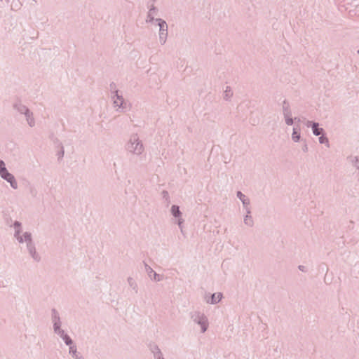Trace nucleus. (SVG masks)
<instances>
[{
	"label": "nucleus",
	"mask_w": 359,
	"mask_h": 359,
	"mask_svg": "<svg viewBox=\"0 0 359 359\" xmlns=\"http://www.w3.org/2000/svg\"><path fill=\"white\" fill-rule=\"evenodd\" d=\"M222 297L223 294L221 292L214 293L210 296V299H206V302L208 304H216L221 301Z\"/></svg>",
	"instance_id": "obj_14"
},
{
	"label": "nucleus",
	"mask_w": 359,
	"mask_h": 359,
	"mask_svg": "<svg viewBox=\"0 0 359 359\" xmlns=\"http://www.w3.org/2000/svg\"><path fill=\"white\" fill-rule=\"evenodd\" d=\"M298 268L302 271H304V272L306 271V267L304 266H303V265H299L298 266Z\"/></svg>",
	"instance_id": "obj_33"
},
{
	"label": "nucleus",
	"mask_w": 359,
	"mask_h": 359,
	"mask_svg": "<svg viewBox=\"0 0 359 359\" xmlns=\"http://www.w3.org/2000/svg\"><path fill=\"white\" fill-rule=\"evenodd\" d=\"M207 295L208 294H205V300L206 301V299H210V297H207Z\"/></svg>",
	"instance_id": "obj_35"
},
{
	"label": "nucleus",
	"mask_w": 359,
	"mask_h": 359,
	"mask_svg": "<svg viewBox=\"0 0 359 359\" xmlns=\"http://www.w3.org/2000/svg\"><path fill=\"white\" fill-rule=\"evenodd\" d=\"M145 271L151 280L159 282L163 279V276L155 272L153 269L147 263H144Z\"/></svg>",
	"instance_id": "obj_7"
},
{
	"label": "nucleus",
	"mask_w": 359,
	"mask_h": 359,
	"mask_svg": "<svg viewBox=\"0 0 359 359\" xmlns=\"http://www.w3.org/2000/svg\"><path fill=\"white\" fill-rule=\"evenodd\" d=\"M14 109L20 114H25L28 110V107L22 104L20 102H17L13 104Z\"/></svg>",
	"instance_id": "obj_16"
},
{
	"label": "nucleus",
	"mask_w": 359,
	"mask_h": 359,
	"mask_svg": "<svg viewBox=\"0 0 359 359\" xmlns=\"http://www.w3.org/2000/svg\"><path fill=\"white\" fill-rule=\"evenodd\" d=\"M285 121V123L287 126H292L294 123V120L292 118V114L283 115Z\"/></svg>",
	"instance_id": "obj_24"
},
{
	"label": "nucleus",
	"mask_w": 359,
	"mask_h": 359,
	"mask_svg": "<svg viewBox=\"0 0 359 359\" xmlns=\"http://www.w3.org/2000/svg\"><path fill=\"white\" fill-rule=\"evenodd\" d=\"M69 353L74 359H84L83 356L81 355L78 351L76 346H72L69 347Z\"/></svg>",
	"instance_id": "obj_17"
},
{
	"label": "nucleus",
	"mask_w": 359,
	"mask_h": 359,
	"mask_svg": "<svg viewBox=\"0 0 359 359\" xmlns=\"http://www.w3.org/2000/svg\"><path fill=\"white\" fill-rule=\"evenodd\" d=\"M170 212L174 217L177 218L178 219L182 218V213L180 211V207L178 205H172L170 209Z\"/></svg>",
	"instance_id": "obj_19"
},
{
	"label": "nucleus",
	"mask_w": 359,
	"mask_h": 359,
	"mask_svg": "<svg viewBox=\"0 0 359 359\" xmlns=\"http://www.w3.org/2000/svg\"><path fill=\"white\" fill-rule=\"evenodd\" d=\"M158 14V9L156 6L154 5H151L149 9L146 22H151L153 21H156V18H154V16Z\"/></svg>",
	"instance_id": "obj_12"
},
{
	"label": "nucleus",
	"mask_w": 359,
	"mask_h": 359,
	"mask_svg": "<svg viewBox=\"0 0 359 359\" xmlns=\"http://www.w3.org/2000/svg\"><path fill=\"white\" fill-rule=\"evenodd\" d=\"M236 196L241 201L245 210L250 209V201L248 197H247L240 191H237Z\"/></svg>",
	"instance_id": "obj_11"
},
{
	"label": "nucleus",
	"mask_w": 359,
	"mask_h": 359,
	"mask_svg": "<svg viewBox=\"0 0 359 359\" xmlns=\"http://www.w3.org/2000/svg\"><path fill=\"white\" fill-rule=\"evenodd\" d=\"M1 177L8 182L13 189H17L18 188L17 180H15L14 175L9 172L8 170L5 172Z\"/></svg>",
	"instance_id": "obj_9"
},
{
	"label": "nucleus",
	"mask_w": 359,
	"mask_h": 359,
	"mask_svg": "<svg viewBox=\"0 0 359 359\" xmlns=\"http://www.w3.org/2000/svg\"><path fill=\"white\" fill-rule=\"evenodd\" d=\"M155 350H157V352H154V357L155 359H165L162 357V352L158 346H155Z\"/></svg>",
	"instance_id": "obj_26"
},
{
	"label": "nucleus",
	"mask_w": 359,
	"mask_h": 359,
	"mask_svg": "<svg viewBox=\"0 0 359 359\" xmlns=\"http://www.w3.org/2000/svg\"><path fill=\"white\" fill-rule=\"evenodd\" d=\"M282 111L283 115L292 114L290 103L287 100H284L282 103Z\"/></svg>",
	"instance_id": "obj_21"
},
{
	"label": "nucleus",
	"mask_w": 359,
	"mask_h": 359,
	"mask_svg": "<svg viewBox=\"0 0 359 359\" xmlns=\"http://www.w3.org/2000/svg\"><path fill=\"white\" fill-rule=\"evenodd\" d=\"M15 229L14 237L19 242V243H24V233L22 231V224L20 222L15 221L13 224Z\"/></svg>",
	"instance_id": "obj_6"
},
{
	"label": "nucleus",
	"mask_w": 359,
	"mask_h": 359,
	"mask_svg": "<svg viewBox=\"0 0 359 359\" xmlns=\"http://www.w3.org/2000/svg\"><path fill=\"white\" fill-rule=\"evenodd\" d=\"M358 54L359 55V50L357 51Z\"/></svg>",
	"instance_id": "obj_38"
},
{
	"label": "nucleus",
	"mask_w": 359,
	"mask_h": 359,
	"mask_svg": "<svg viewBox=\"0 0 359 359\" xmlns=\"http://www.w3.org/2000/svg\"><path fill=\"white\" fill-rule=\"evenodd\" d=\"M24 240L26 243L27 250L30 257L34 261L39 262L41 261V256L36 252L35 243L32 239V236L30 232H24Z\"/></svg>",
	"instance_id": "obj_4"
},
{
	"label": "nucleus",
	"mask_w": 359,
	"mask_h": 359,
	"mask_svg": "<svg viewBox=\"0 0 359 359\" xmlns=\"http://www.w3.org/2000/svg\"><path fill=\"white\" fill-rule=\"evenodd\" d=\"M152 352H153L154 354V352H157V350H155V347L154 348Z\"/></svg>",
	"instance_id": "obj_36"
},
{
	"label": "nucleus",
	"mask_w": 359,
	"mask_h": 359,
	"mask_svg": "<svg viewBox=\"0 0 359 359\" xmlns=\"http://www.w3.org/2000/svg\"><path fill=\"white\" fill-rule=\"evenodd\" d=\"M183 222H184V219L182 218H180L179 219H177V225L180 230H182V229H183V225H182Z\"/></svg>",
	"instance_id": "obj_31"
},
{
	"label": "nucleus",
	"mask_w": 359,
	"mask_h": 359,
	"mask_svg": "<svg viewBox=\"0 0 359 359\" xmlns=\"http://www.w3.org/2000/svg\"><path fill=\"white\" fill-rule=\"evenodd\" d=\"M232 95L233 93L231 92V88L229 86H226L224 93V99L228 100Z\"/></svg>",
	"instance_id": "obj_23"
},
{
	"label": "nucleus",
	"mask_w": 359,
	"mask_h": 359,
	"mask_svg": "<svg viewBox=\"0 0 359 359\" xmlns=\"http://www.w3.org/2000/svg\"><path fill=\"white\" fill-rule=\"evenodd\" d=\"M245 215L243 218V222L245 225H246L248 227H252L254 226V219L251 215V209L246 210H245Z\"/></svg>",
	"instance_id": "obj_13"
},
{
	"label": "nucleus",
	"mask_w": 359,
	"mask_h": 359,
	"mask_svg": "<svg viewBox=\"0 0 359 359\" xmlns=\"http://www.w3.org/2000/svg\"><path fill=\"white\" fill-rule=\"evenodd\" d=\"M156 22H158L159 26V42L163 45L165 43L168 37V25L166 22L161 18H156Z\"/></svg>",
	"instance_id": "obj_5"
},
{
	"label": "nucleus",
	"mask_w": 359,
	"mask_h": 359,
	"mask_svg": "<svg viewBox=\"0 0 359 359\" xmlns=\"http://www.w3.org/2000/svg\"><path fill=\"white\" fill-rule=\"evenodd\" d=\"M180 231H181V233H182V234H184V230H183V229H182V230H180Z\"/></svg>",
	"instance_id": "obj_37"
},
{
	"label": "nucleus",
	"mask_w": 359,
	"mask_h": 359,
	"mask_svg": "<svg viewBox=\"0 0 359 359\" xmlns=\"http://www.w3.org/2000/svg\"><path fill=\"white\" fill-rule=\"evenodd\" d=\"M8 171L4 161L0 159V176L1 177L5 172Z\"/></svg>",
	"instance_id": "obj_25"
},
{
	"label": "nucleus",
	"mask_w": 359,
	"mask_h": 359,
	"mask_svg": "<svg viewBox=\"0 0 359 359\" xmlns=\"http://www.w3.org/2000/svg\"><path fill=\"white\" fill-rule=\"evenodd\" d=\"M300 138H301V135H300L299 127H294L292 134V140L294 142H297L300 140Z\"/></svg>",
	"instance_id": "obj_20"
},
{
	"label": "nucleus",
	"mask_w": 359,
	"mask_h": 359,
	"mask_svg": "<svg viewBox=\"0 0 359 359\" xmlns=\"http://www.w3.org/2000/svg\"><path fill=\"white\" fill-rule=\"evenodd\" d=\"M162 195H163V198L164 199H165L168 201H169V199H170L169 194L167 191H165V190L163 191Z\"/></svg>",
	"instance_id": "obj_30"
},
{
	"label": "nucleus",
	"mask_w": 359,
	"mask_h": 359,
	"mask_svg": "<svg viewBox=\"0 0 359 359\" xmlns=\"http://www.w3.org/2000/svg\"><path fill=\"white\" fill-rule=\"evenodd\" d=\"M302 149H303V151H304V152H306V151H308V147H307V145H306V144H304V146L303 147Z\"/></svg>",
	"instance_id": "obj_34"
},
{
	"label": "nucleus",
	"mask_w": 359,
	"mask_h": 359,
	"mask_svg": "<svg viewBox=\"0 0 359 359\" xmlns=\"http://www.w3.org/2000/svg\"><path fill=\"white\" fill-rule=\"evenodd\" d=\"M62 340L64 341L65 344L67 346H69V347L72 346H75L74 344L73 340L71 339V337L69 335H67Z\"/></svg>",
	"instance_id": "obj_27"
},
{
	"label": "nucleus",
	"mask_w": 359,
	"mask_h": 359,
	"mask_svg": "<svg viewBox=\"0 0 359 359\" xmlns=\"http://www.w3.org/2000/svg\"><path fill=\"white\" fill-rule=\"evenodd\" d=\"M109 90L111 91V95L115 94V91H119L116 89V86L114 82L110 83Z\"/></svg>",
	"instance_id": "obj_29"
},
{
	"label": "nucleus",
	"mask_w": 359,
	"mask_h": 359,
	"mask_svg": "<svg viewBox=\"0 0 359 359\" xmlns=\"http://www.w3.org/2000/svg\"><path fill=\"white\" fill-rule=\"evenodd\" d=\"M24 115L25 116L27 124L32 128L34 127L36 122L33 113L30 110H28V111H27Z\"/></svg>",
	"instance_id": "obj_18"
},
{
	"label": "nucleus",
	"mask_w": 359,
	"mask_h": 359,
	"mask_svg": "<svg viewBox=\"0 0 359 359\" xmlns=\"http://www.w3.org/2000/svg\"><path fill=\"white\" fill-rule=\"evenodd\" d=\"M319 142L320 144H325L327 145V147H329L330 144H329V140H328V138L325 136L323 135V133L322 134V135L319 137Z\"/></svg>",
	"instance_id": "obj_28"
},
{
	"label": "nucleus",
	"mask_w": 359,
	"mask_h": 359,
	"mask_svg": "<svg viewBox=\"0 0 359 359\" xmlns=\"http://www.w3.org/2000/svg\"><path fill=\"white\" fill-rule=\"evenodd\" d=\"M53 332L55 334H57V336H59L60 338H62V339L67 336L68 335L64 330L62 329V327H59V328H57V329H55L53 330Z\"/></svg>",
	"instance_id": "obj_22"
},
{
	"label": "nucleus",
	"mask_w": 359,
	"mask_h": 359,
	"mask_svg": "<svg viewBox=\"0 0 359 359\" xmlns=\"http://www.w3.org/2000/svg\"><path fill=\"white\" fill-rule=\"evenodd\" d=\"M191 320L200 326L201 332L205 333L208 328L209 322L207 316L199 311H194L189 313Z\"/></svg>",
	"instance_id": "obj_3"
},
{
	"label": "nucleus",
	"mask_w": 359,
	"mask_h": 359,
	"mask_svg": "<svg viewBox=\"0 0 359 359\" xmlns=\"http://www.w3.org/2000/svg\"><path fill=\"white\" fill-rule=\"evenodd\" d=\"M127 283L129 287L135 293L137 294L139 292V287L135 279L131 276L128 277Z\"/></svg>",
	"instance_id": "obj_15"
},
{
	"label": "nucleus",
	"mask_w": 359,
	"mask_h": 359,
	"mask_svg": "<svg viewBox=\"0 0 359 359\" xmlns=\"http://www.w3.org/2000/svg\"><path fill=\"white\" fill-rule=\"evenodd\" d=\"M51 322L53 330L62 327V321L59 312L55 309H51Z\"/></svg>",
	"instance_id": "obj_8"
},
{
	"label": "nucleus",
	"mask_w": 359,
	"mask_h": 359,
	"mask_svg": "<svg viewBox=\"0 0 359 359\" xmlns=\"http://www.w3.org/2000/svg\"><path fill=\"white\" fill-rule=\"evenodd\" d=\"M125 147L128 152L137 156L141 155L144 151L143 143L137 134H133L130 136Z\"/></svg>",
	"instance_id": "obj_1"
},
{
	"label": "nucleus",
	"mask_w": 359,
	"mask_h": 359,
	"mask_svg": "<svg viewBox=\"0 0 359 359\" xmlns=\"http://www.w3.org/2000/svg\"><path fill=\"white\" fill-rule=\"evenodd\" d=\"M64 154H65L64 149H63V147H62L61 150L57 153L58 158H63V156H64Z\"/></svg>",
	"instance_id": "obj_32"
},
{
	"label": "nucleus",
	"mask_w": 359,
	"mask_h": 359,
	"mask_svg": "<svg viewBox=\"0 0 359 359\" xmlns=\"http://www.w3.org/2000/svg\"><path fill=\"white\" fill-rule=\"evenodd\" d=\"M111 99L116 111L123 113L130 109V104L123 98L120 91H115V94L111 95Z\"/></svg>",
	"instance_id": "obj_2"
},
{
	"label": "nucleus",
	"mask_w": 359,
	"mask_h": 359,
	"mask_svg": "<svg viewBox=\"0 0 359 359\" xmlns=\"http://www.w3.org/2000/svg\"><path fill=\"white\" fill-rule=\"evenodd\" d=\"M306 125L308 128H311L312 132L316 136L322 135L324 133L323 128L319 127L318 123L308 121Z\"/></svg>",
	"instance_id": "obj_10"
}]
</instances>
